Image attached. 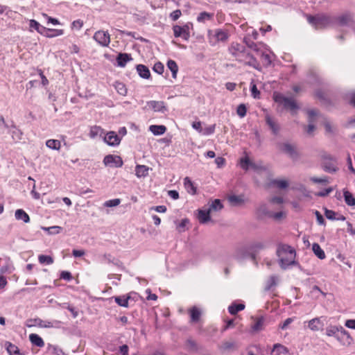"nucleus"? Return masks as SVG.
Masks as SVG:
<instances>
[{
	"label": "nucleus",
	"instance_id": "obj_1",
	"mask_svg": "<svg viewBox=\"0 0 355 355\" xmlns=\"http://www.w3.org/2000/svg\"><path fill=\"white\" fill-rule=\"evenodd\" d=\"M277 255L279 259L280 266L283 269L295 264V250L288 245H279L277 250Z\"/></svg>",
	"mask_w": 355,
	"mask_h": 355
},
{
	"label": "nucleus",
	"instance_id": "obj_2",
	"mask_svg": "<svg viewBox=\"0 0 355 355\" xmlns=\"http://www.w3.org/2000/svg\"><path fill=\"white\" fill-rule=\"evenodd\" d=\"M274 100L275 102L283 105L284 107L290 110L293 114L299 109L297 102L293 98L286 97L282 94H277L274 96Z\"/></svg>",
	"mask_w": 355,
	"mask_h": 355
},
{
	"label": "nucleus",
	"instance_id": "obj_3",
	"mask_svg": "<svg viewBox=\"0 0 355 355\" xmlns=\"http://www.w3.org/2000/svg\"><path fill=\"white\" fill-rule=\"evenodd\" d=\"M229 52L239 62L245 61L246 59L244 58L245 56H248L245 47L239 43H232L229 47Z\"/></svg>",
	"mask_w": 355,
	"mask_h": 355
},
{
	"label": "nucleus",
	"instance_id": "obj_4",
	"mask_svg": "<svg viewBox=\"0 0 355 355\" xmlns=\"http://www.w3.org/2000/svg\"><path fill=\"white\" fill-rule=\"evenodd\" d=\"M277 146L282 153L286 154L292 160L297 161L300 158V153L295 145L286 142L280 143Z\"/></svg>",
	"mask_w": 355,
	"mask_h": 355
},
{
	"label": "nucleus",
	"instance_id": "obj_5",
	"mask_svg": "<svg viewBox=\"0 0 355 355\" xmlns=\"http://www.w3.org/2000/svg\"><path fill=\"white\" fill-rule=\"evenodd\" d=\"M308 21L315 28L326 27L331 21L330 17L327 15H320L317 16H308Z\"/></svg>",
	"mask_w": 355,
	"mask_h": 355
},
{
	"label": "nucleus",
	"instance_id": "obj_6",
	"mask_svg": "<svg viewBox=\"0 0 355 355\" xmlns=\"http://www.w3.org/2000/svg\"><path fill=\"white\" fill-rule=\"evenodd\" d=\"M322 168L324 171L330 173H336L338 171L336 160L329 154L322 155Z\"/></svg>",
	"mask_w": 355,
	"mask_h": 355
},
{
	"label": "nucleus",
	"instance_id": "obj_7",
	"mask_svg": "<svg viewBox=\"0 0 355 355\" xmlns=\"http://www.w3.org/2000/svg\"><path fill=\"white\" fill-rule=\"evenodd\" d=\"M93 39L103 47H107L110 43V35L107 31H96L93 35Z\"/></svg>",
	"mask_w": 355,
	"mask_h": 355
},
{
	"label": "nucleus",
	"instance_id": "obj_8",
	"mask_svg": "<svg viewBox=\"0 0 355 355\" xmlns=\"http://www.w3.org/2000/svg\"><path fill=\"white\" fill-rule=\"evenodd\" d=\"M103 164L105 166L119 168L122 166L123 160L120 156L108 155L104 157Z\"/></svg>",
	"mask_w": 355,
	"mask_h": 355
},
{
	"label": "nucleus",
	"instance_id": "obj_9",
	"mask_svg": "<svg viewBox=\"0 0 355 355\" xmlns=\"http://www.w3.org/2000/svg\"><path fill=\"white\" fill-rule=\"evenodd\" d=\"M174 36L175 37H181L185 40H188L190 34H189V27L188 25H184L183 26L175 25L173 27Z\"/></svg>",
	"mask_w": 355,
	"mask_h": 355
},
{
	"label": "nucleus",
	"instance_id": "obj_10",
	"mask_svg": "<svg viewBox=\"0 0 355 355\" xmlns=\"http://www.w3.org/2000/svg\"><path fill=\"white\" fill-rule=\"evenodd\" d=\"M251 319L254 323L251 325V329L253 332H259L264 329L265 318L261 316H252Z\"/></svg>",
	"mask_w": 355,
	"mask_h": 355
},
{
	"label": "nucleus",
	"instance_id": "obj_11",
	"mask_svg": "<svg viewBox=\"0 0 355 355\" xmlns=\"http://www.w3.org/2000/svg\"><path fill=\"white\" fill-rule=\"evenodd\" d=\"M104 141L109 146H115L120 144L121 138L113 131L109 132L104 137Z\"/></svg>",
	"mask_w": 355,
	"mask_h": 355
},
{
	"label": "nucleus",
	"instance_id": "obj_12",
	"mask_svg": "<svg viewBox=\"0 0 355 355\" xmlns=\"http://www.w3.org/2000/svg\"><path fill=\"white\" fill-rule=\"evenodd\" d=\"M211 212L207 207L198 210V219L202 224H205L211 220Z\"/></svg>",
	"mask_w": 355,
	"mask_h": 355
},
{
	"label": "nucleus",
	"instance_id": "obj_13",
	"mask_svg": "<svg viewBox=\"0 0 355 355\" xmlns=\"http://www.w3.org/2000/svg\"><path fill=\"white\" fill-rule=\"evenodd\" d=\"M266 124L270 127L271 129L272 133L274 135H277L279 131V125L278 123L275 121V119H273L270 115L267 114L266 116Z\"/></svg>",
	"mask_w": 355,
	"mask_h": 355
},
{
	"label": "nucleus",
	"instance_id": "obj_14",
	"mask_svg": "<svg viewBox=\"0 0 355 355\" xmlns=\"http://www.w3.org/2000/svg\"><path fill=\"white\" fill-rule=\"evenodd\" d=\"M132 60L130 54L125 53H120L116 57L117 64L121 67H124L126 63Z\"/></svg>",
	"mask_w": 355,
	"mask_h": 355
},
{
	"label": "nucleus",
	"instance_id": "obj_15",
	"mask_svg": "<svg viewBox=\"0 0 355 355\" xmlns=\"http://www.w3.org/2000/svg\"><path fill=\"white\" fill-rule=\"evenodd\" d=\"M248 56H245L244 59H246L245 61H243L245 65L250 66L256 69L260 70V64L257 59L252 55L250 53H248Z\"/></svg>",
	"mask_w": 355,
	"mask_h": 355
},
{
	"label": "nucleus",
	"instance_id": "obj_16",
	"mask_svg": "<svg viewBox=\"0 0 355 355\" xmlns=\"http://www.w3.org/2000/svg\"><path fill=\"white\" fill-rule=\"evenodd\" d=\"M148 105L155 112H164L166 110L163 101H151L148 102Z\"/></svg>",
	"mask_w": 355,
	"mask_h": 355
},
{
	"label": "nucleus",
	"instance_id": "obj_17",
	"mask_svg": "<svg viewBox=\"0 0 355 355\" xmlns=\"http://www.w3.org/2000/svg\"><path fill=\"white\" fill-rule=\"evenodd\" d=\"M137 71L139 76L144 79H148L150 77V72L149 69L144 64H137L136 66Z\"/></svg>",
	"mask_w": 355,
	"mask_h": 355
},
{
	"label": "nucleus",
	"instance_id": "obj_18",
	"mask_svg": "<svg viewBox=\"0 0 355 355\" xmlns=\"http://www.w3.org/2000/svg\"><path fill=\"white\" fill-rule=\"evenodd\" d=\"M150 168L146 165H137L135 167V175L137 178H145L148 175Z\"/></svg>",
	"mask_w": 355,
	"mask_h": 355
},
{
	"label": "nucleus",
	"instance_id": "obj_19",
	"mask_svg": "<svg viewBox=\"0 0 355 355\" xmlns=\"http://www.w3.org/2000/svg\"><path fill=\"white\" fill-rule=\"evenodd\" d=\"M15 217L17 220H22L25 223L30 222L28 214L23 209H18L15 211Z\"/></svg>",
	"mask_w": 355,
	"mask_h": 355
},
{
	"label": "nucleus",
	"instance_id": "obj_20",
	"mask_svg": "<svg viewBox=\"0 0 355 355\" xmlns=\"http://www.w3.org/2000/svg\"><path fill=\"white\" fill-rule=\"evenodd\" d=\"M64 34V31L62 29H51V28H46L45 27V31L43 33V35L49 38L58 37Z\"/></svg>",
	"mask_w": 355,
	"mask_h": 355
},
{
	"label": "nucleus",
	"instance_id": "obj_21",
	"mask_svg": "<svg viewBox=\"0 0 355 355\" xmlns=\"http://www.w3.org/2000/svg\"><path fill=\"white\" fill-rule=\"evenodd\" d=\"M36 324L38 327L42 328H52L57 327L58 324L60 323L59 321H55L54 322L44 321L40 318H35Z\"/></svg>",
	"mask_w": 355,
	"mask_h": 355
},
{
	"label": "nucleus",
	"instance_id": "obj_22",
	"mask_svg": "<svg viewBox=\"0 0 355 355\" xmlns=\"http://www.w3.org/2000/svg\"><path fill=\"white\" fill-rule=\"evenodd\" d=\"M322 327V322L320 318H315L308 322V327L314 331H318Z\"/></svg>",
	"mask_w": 355,
	"mask_h": 355
},
{
	"label": "nucleus",
	"instance_id": "obj_23",
	"mask_svg": "<svg viewBox=\"0 0 355 355\" xmlns=\"http://www.w3.org/2000/svg\"><path fill=\"white\" fill-rule=\"evenodd\" d=\"M266 247V244L264 241H254L250 245V250L252 252H259L263 250Z\"/></svg>",
	"mask_w": 355,
	"mask_h": 355
},
{
	"label": "nucleus",
	"instance_id": "obj_24",
	"mask_svg": "<svg viewBox=\"0 0 355 355\" xmlns=\"http://www.w3.org/2000/svg\"><path fill=\"white\" fill-rule=\"evenodd\" d=\"M29 340L32 343L33 345L39 347H42L44 346V342L42 340V338L39 336L37 334H31L29 335Z\"/></svg>",
	"mask_w": 355,
	"mask_h": 355
},
{
	"label": "nucleus",
	"instance_id": "obj_25",
	"mask_svg": "<svg viewBox=\"0 0 355 355\" xmlns=\"http://www.w3.org/2000/svg\"><path fill=\"white\" fill-rule=\"evenodd\" d=\"M214 37H216V40L218 42H225L227 40L229 35L227 32L221 29H216L215 31Z\"/></svg>",
	"mask_w": 355,
	"mask_h": 355
},
{
	"label": "nucleus",
	"instance_id": "obj_26",
	"mask_svg": "<svg viewBox=\"0 0 355 355\" xmlns=\"http://www.w3.org/2000/svg\"><path fill=\"white\" fill-rule=\"evenodd\" d=\"M149 130L155 135H162L166 131V128L163 125H152L149 127Z\"/></svg>",
	"mask_w": 355,
	"mask_h": 355
},
{
	"label": "nucleus",
	"instance_id": "obj_27",
	"mask_svg": "<svg viewBox=\"0 0 355 355\" xmlns=\"http://www.w3.org/2000/svg\"><path fill=\"white\" fill-rule=\"evenodd\" d=\"M207 208L211 213L212 211H218L221 210L223 208V205L219 199H215Z\"/></svg>",
	"mask_w": 355,
	"mask_h": 355
},
{
	"label": "nucleus",
	"instance_id": "obj_28",
	"mask_svg": "<svg viewBox=\"0 0 355 355\" xmlns=\"http://www.w3.org/2000/svg\"><path fill=\"white\" fill-rule=\"evenodd\" d=\"M184 184L188 193H189L191 195L196 194V187L194 186L193 183L188 177L184 179Z\"/></svg>",
	"mask_w": 355,
	"mask_h": 355
},
{
	"label": "nucleus",
	"instance_id": "obj_29",
	"mask_svg": "<svg viewBox=\"0 0 355 355\" xmlns=\"http://www.w3.org/2000/svg\"><path fill=\"white\" fill-rule=\"evenodd\" d=\"M343 196L345 199V203L348 206H355V198L349 191L344 189L343 190Z\"/></svg>",
	"mask_w": 355,
	"mask_h": 355
},
{
	"label": "nucleus",
	"instance_id": "obj_30",
	"mask_svg": "<svg viewBox=\"0 0 355 355\" xmlns=\"http://www.w3.org/2000/svg\"><path fill=\"white\" fill-rule=\"evenodd\" d=\"M189 313L191 322H196L200 320L201 311L197 307L193 306L192 308H191L189 310Z\"/></svg>",
	"mask_w": 355,
	"mask_h": 355
},
{
	"label": "nucleus",
	"instance_id": "obj_31",
	"mask_svg": "<svg viewBox=\"0 0 355 355\" xmlns=\"http://www.w3.org/2000/svg\"><path fill=\"white\" fill-rule=\"evenodd\" d=\"M236 344L233 340L223 341L220 347V349L223 351L233 350L236 349Z\"/></svg>",
	"mask_w": 355,
	"mask_h": 355
},
{
	"label": "nucleus",
	"instance_id": "obj_32",
	"mask_svg": "<svg viewBox=\"0 0 355 355\" xmlns=\"http://www.w3.org/2000/svg\"><path fill=\"white\" fill-rule=\"evenodd\" d=\"M257 214L258 217L262 218L263 216H270L271 212L268 211L266 205H261L257 209Z\"/></svg>",
	"mask_w": 355,
	"mask_h": 355
},
{
	"label": "nucleus",
	"instance_id": "obj_33",
	"mask_svg": "<svg viewBox=\"0 0 355 355\" xmlns=\"http://www.w3.org/2000/svg\"><path fill=\"white\" fill-rule=\"evenodd\" d=\"M312 250L314 254L320 259H324L325 258V253L324 250L320 248V245L317 243H314L312 245Z\"/></svg>",
	"mask_w": 355,
	"mask_h": 355
},
{
	"label": "nucleus",
	"instance_id": "obj_34",
	"mask_svg": "<svg viewBox=\"0 0 355 355\" xmlns=\"http://www.w3.org/2000/svg\"><path fill=\"white\" fill-rule=\"evenodd\" d=\"M214 17L213 13H209L207 12H200L198 17L197 21L199 23H205L206 21L211 20Z\"/></svg>",
	"mask_w": 355,
	"mask_h": 355
},
{
	"label": "nucleus",
	"instance_id": "obj_35",
	"mask_svg": "<svg viewBox=\"0 0 355 355\" xmlns=\"http://www.w3.org/2000/svg\"><path fill=\"white\" fill-rule=\"evenodd\" d=\"M6 349L10 355H24L20 352L19 348L13 344L7 342L6 343Z\"/></svg>",
	"mask_w": 355,
	"mask_h": 355
},
{
	"label": "nucleus",
	"instance_id": "obj_36",
	"mask_svg": "<svg viewBox=\"0 0 355 355\" xmlns=\"http://www.w3.org/2000/svg\"><path fill=\"white\" fill-rule=\"evenodd\" d=\"M340 332L339 327L338 326H330L328 327L326 329V334L328 336H334L336 337L338 340H340L339 336H338V334Z\"/></svg>",
	"mask_w": 355,
	"mask_h": 355
},
{
	"label": "nucleus",
	"instance_id": "obj_37",
	"mask_svg": "<svg viewBox=\"0 0 355 355\" xmlns=\"http://www.w3.org/2000/svg\"><path fill=\"white\" fill-rule=\"evenodd\" d=\"M228 201L232 205L237 206L244 202V200L241 196L232 195L228 197Z\"/></svg>",
	"mask_w": 355,
	"mask_h": 355
},
{
	"label": "nucleus",
	"instance_id": "obj_38",
	"mask_svg": "<svg viewBox=\"0 0 355 355\" xmlns=\"http://www.w3.org/2000/svg\"><path fill=\"white\" fill-rule=\"evenodd\" d=\"M274 352H276V355H281L282 354H287L288 349L285 346L279 343H276L273 345L272 353Z\"/></svg>",
	"mask_w": 355,
	"mask_h": 355
},
{
	"label": "nucleus",
	"instance_id": "obj_39",
	"mask_svg": "<svg viewBox=\"0 0 355 355\" xmlns=\"http://www.w3.org/2000/svg\"><path fill=\"white\" fill-rule=\"evenodd\" d=\"M245 309V305L243 304H233L228 308V311L230 314L235 315L239 311H242Z\"/></svg>",
	"mask_w": 355,
	"mask_h": 355
},
{
	"label": "nucleus",
	"instance_id": "obj_40",
	"mask_svg": "<svg viewBox=\"0 0 355 355\" xmlns=\"http://www.w3.org/2000/svg\"><path fill=\"white\" fill-rule=\"evenodd\" d=\"M167 67L172 72L173 78H175L177 77V73L178 71V67L177 63L174 60H169L167 62Z\"/></svg>",
	"mask_w": 355,
	"mask_h": 355
},
{
	"label": "nucleus",
	"instance_id": "obj_41",
	"mask_svg": "<svg viewBox=\"0 0 355 355\" xmlns=\"http://www.w3.org/2000/svg\"><path fill=\"white\" fill-rule=\"evenodd\" d=\"M29 26H30L31 28L35 29L39 33H40L42 35H43V33L45 31V27L41 26L40 24V23H38L35 19L30 20Z\"/></svg>",
	"mask_w": 355,
	"mask_h": 355
},
{
	"label": "nucleus",
	"instance_id": "obj_42",
	"mask_svg": "<svg viewBox=\"0 0 355 355\" xmlns=\"http://www.w3.org/2000/svg\"><path fill=\"white\" fill-rule=\"evenodd\" d=\"M46 146L53 150H60L61 147V143L57 139H49L46 142Z\"/></svg>",
	"mask_w": 355,
	"mask_h": 355
},
{
	"label": "nucleus",
	"instance_id": "obj_43",
	"mask_svg": "<svg viewBox=\"0 0 355 355\" xmlns=\"http://www.w3.org/2000/svg\"><path fill=\"white\" fill-rule=\"evenodd\" d=\"M278 282V277L275 275H272L269 277L266 282V291H270L273 286H275Z\"/></svg>",
	"mask_w": 355,
	"mask_h": 355
},
{
	"label": "nucleus",
	"instance_id": "obj_44",
	"mask_svg": "<svg viewBox=\"0 0 355 355\" xmlns=\"http://www.w3.org/2000/svg\"><path fill=\"white\" fill-rule=\"evenodd\" d=\"M337 21L341 26L347 25L352 20V17L349 14H345L337 17Z\"/></svg>",
	"mask_w": 355,
	"mask_h": 355
},
{
	"label": "nucleus",
	"instance_id": "obj_45",
	"mask_svg": "<svg viewBox=\"0 0 355 355\" xmlns=\"http://www.w3.org/2000/svg\"><path fill=\"white\" fill-rule=\"evenodd\" d=\"M38 261L41 264L51 265L53 263V259L52 257L44 254L38 256Z\"/></svg>",
	"mask_w": 355,
	"mask_h": 355
},
{
	"label": "nucleus",
	"instance_id": "obj_46",
	"mask_svg": "<svg viewBox=\"0 0 355 355\" xmlns=\"http://www.w3.org/2000/svg\"><path fill=\"white\" fill-rule=\"evenodd\" d=\"M128 300L129 297L125 296H117L114 297L116 303H117L119 306L123 307L128 306Z\"/></svg>",
	"mask_w": 355,
	"mask_h": 355
},
{
	"label": "nucleus",
	"instance_id": "obj_47",
	"mask_svg": "<svg viewBox=\"0 0 355 355\" xmlns=\"http://www.w3.org/2000/svg\"><path fill=\"white\" fill-rule=\"evenodd\" d=\"M272 183L275 185L277 187L284 189L288 187V182L286 180H274Z\"/></svg>",
	"mask_w": 355,
	"mask_h": 355
},
{
	"label": "nucleus",
	"instance_id": "obj_48",
	"mask_svg": "<svg viewBox=\"0 0 355 355\" xmlns=\"http://www.w3.org/2000/svg\"><path fill=\"white\" fill-rule=\"evenodd\" d=\"M13 128H14V130H12L10 132L11 137H12V139L14 140V141L17 142L21 139L22 132H21L20 130L17 129L15 126H13Z\"/></svg>",
	"mask_w": 355,
	"mask_h": 355
},
{
	"label": "nucleus",
	"instance_id": "obj_49",
	"mask_svg": "<svg viewBox=\"0 0 355 355\" xmlns=\"http://www.w3.org/2000/svg\"><path fill=\"white\" fill-rule=\"evenodd\" d=\"M42 230L47 232L50 234H57L60 232L62 227L60 226H52L49 227H42Z\"/></svg>",
	"mask_w": 355,
	"mask_h": 355
},
{
	"label": "nucleus",
	"instance_id": "obj_50",
	"mask_svg": "<svg viewBox=\"0 0 355 355\" xmlns=\"http://www.w3.org/2000/svg\"><path fill=\"white\" fill-rule=\"evenodd\" d=\"M339 329L340 334L346 337V341L347 344H352V343L353 342V338L350 336L349 333L342 326H339Z\"/></svg>",
	"mask_w": 355,
	"mask_h": 355
},
{
	"label": "nucleus",
	"instance_id": "obj_51",
	"mask_svg": "<svg viewBox=\"0 0 355 355\" xmlns=\"http://www.w3.org/2000/svg\"><path fill=\"white\" fill-rule=\"evenodd\" d=\"M216 128V124L207 126L202 128L201 134L203 135H209L214 132Z\"/></svg>",
	"mask_w": 355,
	"mask_h": 355
},
{
	"label": "nucleus",
	"instance_id": "obj_52",
	"mask_svg": "<svg viewBox=\"0 0 355 355\" xmlns=\"http://www.w3.org/2000/svg\"><path fill=\"white\" fill-rule=\"evenodd\" d=\"M115 88L117 90L118 93L121 95L125 96L127 92V89L125 88V86L122 83H116Z\"/></svg>",
	"mask_w": 355,
	"mask_h": 355
},
{
	"label": "nucleus",
	"instance_id": "obj_53",
	"mask_svg": "<svg viewBox=\"0 0 355 355\" xmlns=\"http://www.w3.org/2000/svg\"><path fill=\"white\" fill-rule=\"evenodd\" d=\"M246 112L247 108L244 104H240L237 107L236 113L241 118L244 117L246 115Z\"/></svg>",
	"mask_w": 355,
	"mask_h": 355
},
{
	"label": "nucleus",
	"instance_id": "obj_54",
	"mask_svg": "<svg viewBox=\"0 0 355 355\" xmlns=\"http://www.w3.org/2000/svg\"><path fill=\"white\" fill-rule=\"evenodd\" d=\"M241 167L247 171L249 168V166H252V164L250 162L249 158L248 157H245L244 158H242L240 162Z\"/></svg>",
	"mask_w": 355,
	"mask_h": 355
},
{
	"label": "nucleus",
	"instance_id": "obj_55",
	"mask_svg": "<svg viewBox=\"0 0 355 355\" xmlns=\"http://www.w3.org/2000/svg\"><path fill=\"white\" fill-rule=\"evenodd\" d=\"M153 71L158 74H162L164 70V64L161 62H157L153 68Z\"/></svg>",
	"mask_w": 355,
	"mask_h": 355
},
{
	"label": "nucleus",
	"instance_id": "obj_56",
	"mask_svg": "<svg viewBox=\"0 0 355 355\" xmlns=\"http://www.w3.org/2000/svg\"><path fill=\"white\" fill-rule=\"evenodd\" d=\"M120 202H121V200L119 198L112 199V200L106 201L104 203V206L107 207H116V206L119 205L120 204Z\"/></svg>",
	"mask_w": 355,
	"mask_h": 355
},
{
	"label": "nucleus",
	"instance_id": "obj_57",
	"mask_svg": "<svg viewBox=\"0 0 355 355\" xmlns=\"http://www.w3.org/2000/svg\"><path fill=\"white\" fill-rule=\"evenodd\" d=\"M324 128L326 132L331 135H333L336 130L335 127L329 121L324 122Z\"/></svg>",
	"mask_w": 355,
	"mask_h": 355
},
{
	"label": "nucleus",
	"instance_id": "obj_58",
	"mask_svg": "<svg viewBox=\"0 0 355 355\" xmlns=\"http://www.w3.org/2000/svg\"><path fill=\"white\" fill-rule=\"evenodd\" d=\"M251 94L253 98H259L260 96V92L258 90L257 86L255 84H251Z\"/></svg>",
	"mask_w": 355,
	"mask_h": 355
},
{
	"label": "nucleus",
	"instance_id": "obj_59",
	"mask_svg": "<svg viewBox=\"0 0 355 355\" xmlns=\"http://www.w3.org/2000/svg\"><path fill=\"white\" fill-rule=\"evenodd\" d=\"M324 215L327 217V218H328L329 220H335L336 219V212L332 210H329L327 208H325V209H324Z\"/></svg>",
	"mask_w": 355,
	"mask_h": 355
},
{
	"label": "nucleus",
	"instance_id": "obj_60",
	"mask_svg": "<svg viewBox=\"0 0 355 355\" xmlns=\"http://www.w3.org/2000/svg\"><path fill=\"white\" fill-rule=\"evenodd\" d=\"M42 16H43L44 18H46V20H47V23H48V24L51 23V24H53V25H58V24H60V21H59L57 19H55V18H53V17H49V16H48V15H47L46 14H45V13H43V14H42Z\"/></svg>",
	"mask_w": 355,
	"mask_h": 355
},
{
	"label": "nucleus",
	"instance_id": "obj_61",
	"mask_svg": "<svg viewBox=\"0 0 355 355\" xmlns=\"http://www.w3.org/2000/svg\"><path fill=\"white\" fill-rule=\"evenodd\" d=\"M189 220L187 218H184L181 220L179 225L177 226V229L179 232H184V227L189 223Z\"/></svg>",
	"mask_w": 355,
	"mask_h": 355
},
{
	"label": "nucleus",
	"instance_id": "obj_62",
	"mask_svg": "<svg viewBox=\"0 0 355 355\" xmlns=\"http://www.w3.org/2000/svg\"><path fill=\"white\" fill-rule=\"evenodd\" d=\"M101 130L100 127L98 126H94L91 128L90 132H89V136L92 138H94Z\"/></svg>",
	"mask_w": 355,
	"mask_h": 355
},
{
	"label": "nucleus",
	"instance_id": "obj_63",
	"mask_svg": "<svg viewBox=\"0 0 355 355\" xmlns=\"http://www.w3.org/2000/svg\"><path fill=\"white\" fill-rule=\"evenodd\" d=\"M311 180L314 183H327L328 182V180L326 177H323V178L312 177V178H311Z\"/></svg>",
	"mask_w": 355,
	"mask_h": 355
},
{
	"label": "nucleus",
	"instance_id": "obj_64",
	"mask_svg": "<svg viewBox=\"0 0 355 355\" xmlns=\"http://www.w3.org/2000/svg\"><path fill=\"white\" fill-rule=\"evenodd\" d=\"M83 25V21H81L80 19L75 20L71 24V28L80 30L82 28Z\"/></svg>",
	"mask_w": 355,
	"mask_h": 355
}]
</instances>
